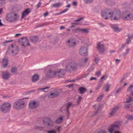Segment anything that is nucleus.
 Segmentation results:
<instances>
[{"mask_svg": "<svg viewBox=\"0 0 133 133\" xmlns=\"http://www.w3.org/2000/svg\"><path fill=\"white\" fill-rule=\"evenodd\" d=\"M98 24L101 26L103 27L104 26V25L102 23H99Z\"/></svg>", "mask_w": 133, "mask_h": 133, "instance_id": "obj_64", "label": "nucleus"}, {"mask_svg": "<svg viewBox=\"0 0 133 133\" xmlns=\"http://www.w3.org/2000/svg\"><path fill=\"white\" fill-rule=\"evenodd\" d=\"M59 95V93L58 92H56L54 93H51L48 96L49 98H52L57 97Z\"/></svg>", "mask_w": 133, "mask_h": 133, "instance_id": "obj_21", "label": "nucleus"}, {"mask_svg": "<svg viewBox=\"0 0 133 133\" xmlns=\"http://www.w3.org/2000/svg\"><path fill=\"white\" fill-rule=\"evenodd\" d=\"M127 117L129 120H133V115H129Z\"/></svg>", "mask_w": 133, "mask_h": 133, "instance_id": "obj_42", "label": "nucleus"}, {"mask_svg": "<svg viewBox=\"0 0 133 133\" xmlns=\"http://www.w3.org/2000/svg\"><path fill=\"white\" fill-rule=\"evenodd\" d=\"M116 62L117 64H118L120 61V60L119 59H116Z\"/></svg>", "mask_w": 133, "mask_h": 133, "instance_id": "obj_60", "label": "nucleus"}, {"mask_svg": "<svg viewBox=\"0 0 133 133\" xmlns=\"http://www.w3.org/2000/svg\"><path fill=\"white\" fill-rule=\"evenodd\" d=\"M83 31V29H81L79 28L74 29L72 30V32L74 33L79 32H82Z\"/></svg>", "mask_w": 133, "mask_h": 133, "instance_id": "obj_27", "label": "nucleus"}, {"mask_svg": "<svg viewBox=\"0 0 133 133\" xmlns=\"http://www.w3.org/2000/svg\"><path fill=\"white\" fill-rule=\"evenodd\" d=\"M133 101L132 98L131 97H129V98L127 99L126 101L125 102V103H129L131 101Z\"/></svg>", "mask_w": 133, "mask_h": 133, "instance_id": "obj_35", "label": "nucleus"}, {"mask_svg": "<svg viewBox=\"0 0 133 133\" xmlns=\"http://www.w3.org/2000/svg\"><path fill=\"white\" fill-rule=\"evenodd\" d=\"M10 74L8 71H3L2 72V77L5 79H7L9 78Z\"/></svg>", "mask_w": 133, "mask_h": 133, "instance_id": "obj_17", "label": "nucleus"}, {"mask_svg": "<svg viewBox=\"0 0 133 133\" xmlns=\"http://www.w3.org/2000/svg\"><path fill=\"white\" fill-rule=\"evenodd\" d=\"M84 56H86L87 55L88 49L87 47L88 46V44L87 43L84 42Z\"/></svg>", "mask_w": 133, "mask_h": 133, "instance_id": "obj_19", "label": "nucleus"}, {"mask_svg": "<svg viewBox=\"0 0 133 133\" xmlns=\"http://www.w3.org/2000/svg\"><path fill=\"white\" fill-rule=\"evenodd\" d=\"M111 19L112 20L117 21L119 20L121 17V15L120 11L116 10L111 13Z\"/></svg>", "mask_w": 133, "mask_h": 133, "instance_id": "obj_4", "label": "nucleus"}, {"mask_svg": "<svg viewBox=\"0 0 133 133\" xmlns=\"http://www.w3.org/2000/svg\"><path fill=\"white\" fill-rule=\"evenodd\" d=\"M62 5V4L60 2H58L53 4L52 5V6L53 7L58 8L60 7Z\"/></svg>", "mask_w": 133, "mask_h": 133, "instance_id": "obj_28", "label": "nucleus"}, {"mask_svg": "<svg viewBox=\"0 0 133 133\" xmlns=\"http://www.w3.org/2000/svg\"><path fill=\"white\" fill-rule=\"evenodd\" d=\"M50 88V87H46L43 88H39L38 89L39 90H42L44 92V90H45V89H49Z\"/></svg>", "mask_w": 133, "mask_h": 133, "instance_id": "obj_41", "label": "nucleus"}, {"mask_svg": "<svg viewBox=\"0 0 133 133\" xmlns=\"http://www.w3.org/2000/svg\"><path fill=\"white\" fill-rule=\"evenodd\" d=\"M123 87H121L119 88L116 91V93H119L123 89Z\"/></svg>", "mask_w": 133, "mask_h": 133, "instance_id": "obj_46", "label": "nucleus"}, {"mask_svg": "<svg viewBox=\"0 0 133 133\" xmlns=\"http://www.w3.org/2000/svg\"><path fill=\"white\" fill-rule=\"evenodd\" d=\"M48 133H56V132L55 130H52L47 131Z\"/></svg>", "mask_w": 133, "mask_h": 133, "instance_id": "obj_45", "label": "nucleus"}, {"mask_svg": "<svg viewBox=\"0 0 133 133\" xmlns=\"http://www.w3.org/2000/svg\"><path fill=\"white\" fill-rule=\"evenodd\" d=\"M68 45L70 47H73L76 45V42L72 39H70L67 41Z\"/></svg>", "mask_w": 133, "mask_h": 133, "instance_id": "obj_16", "label": "nucleus"}, {"mask_svg": "<svg viewBox=\"0 0 133 133\" xmlns=\"http://www.w3.org/2000/svg\"><path fill=\"white\" fill-rule=\"evenodd\" d=\"M39 76L37 74H35L32 77V81L33 82H36L37 81L39 78Z\"/></svg>", "mask_w": 133, "mask_h": 133, "instance_id": "obj_25", "label": "nucleus"}, {"mask_svg": "<svg viewBox=\"0 0 133 133\" xmlns=\"http://www.w3.org/2000/svg\"><path fill=\"white\" fill-rule=\"evenodd\" d=\"M43 123H47V126L49 127H51L54 126V122L50 119L46 117L43 120Z\"/></svg>", "mask_w": 133, "mask_h": 133, "instance_id": "obj_11", "label": "nucleus"}, {"mask_svg": "<svg viewBox=\"0 0 133 133\" xmlns=\"http://www.w3.org/2000/svg\"><path fill=\"white\" fill-rule=\"evenodd\" d=\"M98 133H107V132L105 130H102L99 132Z\"/></svg>", "mask_w": 133, "mask_h": 133, "instance_id": "obj_56", "label": "nucleus"}, {"mask_svg": "<svg viewBox=\"0 0 133 133\" xmlns=\"http://www.w3.org/2000/svg\"><path fill=\"white\" fill-rule=\"evenodd\" d=\"M31 11L29 9H27L25 10H24L22 13V18H23L28 15L30 12Z\"/></svg>", "mask_w": 133, "mask_h": 133, "instance_id": "obj_18", "label": "nucleus"}, {"mask_svg": "<svg viewBox=\"0 0 133 133\" xmlns=\"http://www.w3.org/2000/svg\"><path fill=\"white\" fill-rule=\"evenodd\" d=\"M76 63L74 62L69 63L66 66V70L67 71H69L71 70H74L76 68Z\"/></svg>", "mask_w": 133, "mask_h": 133, "instance_id": "obj_10", "label": "nucleus"}, {"mask_svg": "<svg viewBox=\"0 0 133 133\" xmlns=\"http://www.w3.org/2000/svg\"><path fill=\"white\" fill-rule=\"evenodd\" d=\"M24 102L23 99H21L14 103L13 107L15 109L18 110L23 109L24 107Z\"/></svg>", "mask_w": 133, "mask_h": 133, "instance_id": "obj_3", "label": "nucleus"}, {"mask_svg": "<svg viewBox=\"0 0 133 133\" xmlns=\"http://www.w3.org/2000/svg\"><path fill=\"white\" fill-rule=\"evenodd\" d=\"M78 90L80 93L83 94V87L79 88Z\"/></svg>", "mask_w": 133, "mask_h": 133, "instance_id": "obj_44", "label": "nucleus"}, {"mask_svg": "<svg viewBox=\"0 0 133 133\" xmlns=\"http://www.w3.org/2000/svg\"><path fill=\"white\" fill-rule=\"evenodd\" d=\"M8 60L7 58H4L3 60L2 64L4 67H5L8 65Z\"/></svg>", "mask_w": 133, "mask_h": 133, "instance_id": "obj_26", "label": "nucleus"}, {"mask_svg": "<svg viewBox=\"0 0 133 133\" xmlns=\"http://www.w3.org/2000/svg\"><path fill=\"white\" fill-rule=\"evenodd\" d=\"M94 59L95 62L97 64L99 60V58L98 57L95 56L94 57Z\"/></svg>", "mask_w": 133, "mask_h": 133, "instance_id": "obj_40", "label": "nucleus"}, {"mask_svg": "<svg viewBox=\"0 0 133 133\" xmlns=\"http://www.w3.org/2000/svg\"><path fill=\"white\" fill-rule=\"evenodd\" d=\"M97 49L101 53H102L105 51L104 45L101 44L100 42H99L97 44Z\"/></svg>", "mask_w": 133, "mask_h": 133, "instance_id": "obj_14", "label": "nucleus"}, {"mask_svg": "<svg viewBox=\"0 0 133 133\" xmlns=\"http://www.w3.org/2000/svg\"><path fill=\"white\" fill-rule=\"evenodd\" d=\"M11 108V104L8 102L4 103L0 108V111L2 112L6 113L9 112Z\"/></svg>", "mask_w": 133, "mask_h": 133, "instance_id": "obj_2", "label": "nucleus"}, {"mask_svg": "<svg viewBox=\"0 0 133 133\" xmlns=\"http://www.w3.org/2000/svg\"><path fill=\"white\" fill-rule=\"evenodd\" d=\"M17 68L15 67H12L11 69V72L14 73H16L17 72Z\"/></svg>", "mask_w": 133, "mask_h": 133, "instance_id": "obj_37", "label": "nucleus"}, {"mask_svg": "<svg viewBox=\"0 0 133 133\" xmlns=\"http://www.w3.org/2000/svg\"><path fill=\"white\" fill-rule=\"evenodd\" d=\"M106 78H105V76H103L101 78L100 81H102L103 79V80H104Z\"/></svg>", "mask_w": 133, "mask_h": 133, "instance_id": "obj_52", "label": "nucleus"}, {"mask_svg": "<svg viewBox=\"0 0 133 133\" xmlns=\"http://www.w3.org/2000/svg\"><path fill=\"white\" fill-rule=\"evenodd\" d=\"M133 90V84L131 85L127 90V92L132 93Z\"/></svg>", "mask_w": 133, "mask_h": 133, "instance_id": "obj_30", "label": "nucleus"}, {"mask_svg": "<svg viewBox=\"0 0 133 133\" xmlns=\"http://www.w3.org/2000/svg\"><path fill=\"white\" fill-rule=\"evenodd\" d=\"M110 85L108 83H106L104 86L103 89V90H105L106 92H108L109 90V88L110 87Z\"/></svg>", "mask_w": 133, "mask_h": 133, "instance_id": "obj_22", "label": "nucleus"}, {"mask_svg": "<svg viewBox=\"0 0 133 133\" xmlns=\"http://www.w3.org/2000/svg\"><path fill=\"white\" fill-rule=\"evenodd\" d=\"M94 69V68H92L91 69H89L88 70V71L90 72L91 71H93Z\"/></svg>", "mask_w": 133, "mask_h": 133, "instance_id": "obj_63", "label": "nucleus"}, {"mask_svg": "<svg viewBox=\"0 0 133 133\" xmlns=\"http://www.w3.org/2000/svg\"><path fill=\"white\" fill-rule=\"evenodd\" d=\"M90 63V61L89 58L85 57L84 58V67H87L89 65Z\"/></svg>", "mask_w": 133, "mask_h": 133, "instance_id": "obj_20", "label": "nucleus"}, {"mask_svg": "<svg viewBox=\"0 0 133 133\" xmlns=\"http://www.w3.org/2000/svg\"><path fill=\"white\" fill-rule=\"evenodd\" d=\"M46 77L48 78H51L56 76V71H49L46 74Z\"/></svg>", "mask_w": 133, "mask_h": 133, "instance_id": "obj_13", "label": "nucleus"}, {"mask_svg": "<svg viewBox=\"0 0 133 133\" xmlns=\"http://www.w3.org/2000/svg\"><path fill=\"white\" fill-rule=\"evenodd\" d=\"M93 0H86V3L89 4Z\"/></svg>", "mask_w": 133, "mask_h": 133, "instance_id": "obj_49", "label": "nucleus"}, {"mask_svg": "<svg viewBox=\"0 0 133 133\" xmlns=\"http://www.w3.org/2000/svg\"><path fill=\"white\" fill-rule=\"evenodd\" d=\"M9 50L11 51V52L12 54H14V55L17 54L18 51V49L17 46L13 45H12L9 46Z\"/></svg>", "mask_w": 133, "mask_h": 133, "instance_id": "obj_12", "label": "nucleus"}, {"mask_svg": "<svg viewBox=\"0 0 133 133\" xmlns=\"http://www.w3.org/2000/svg\"><path fill=\"white\" fill-rule=\"evenodd\" d=\"M61 128V127L60 126H58L56 130H57L59 132L60 131Z\"/></svg>", "mask_w": 133, "mask_h": 133, "instance_id": "obj_55", "label": "nucleus"}, {"mask_svg": "<svg viewBox=\"0 0 133 133\" xmlns=\"http://www.w3.org/2000/svg\"><path fill=\"white\" fill-rule=\"evenodd\" d=\"M132 105L131 104H126L125 105V108L127 109H130V110L131 108Z\"/></svg>", "mask_w": 133, "mask_h": 133, "instance_id": "obj_39", "label": "nucleus"}, {"mask_svg": "<svg viewBox=\"0 0 133 133\" xmlns=\"http://www.w3.org/2000/svg\"><path fill=\"white\" fill-rule=\"evenodd\" d=\"M82 99V98L80 96H79L78 97V98L77 99V102L78 104L79 103V102H80L81 101V99Z\"/></svg>", "mask_w": 133, "mask_h": 133, "instance_id": "obj_47", "label": "nucleus"}, {"mask_svg": "<svg viewBox=\"0 0 133 133\" xmlns=\"http://www.w3.org/2000/svg\"><path fill=\"white\" fill-rule=\"evenodd\" d=\"M102 85V84L99 83V84L96 88V89H99V88L101 87Z\"/></svg>", "mask_w": 133, "mask_h": 133, "instance_id": "obj_51", "label": "nucleus"}, {"mask_svg": "<svg viewBox=\"0 0 133 133\" xmlns=\"http://www.w3.org/2000/svg\"><path fill=\"white\" fill-rule=\"evenodd\" d=\"M79 54L81 55L82 56L83 54V47H81L79 51Z\"/></svg>", "mask_w": 133, "mask_h": 133, "instance_id": "obj_38", "label": "nucleus"}, {"mask_svg": "<svg viewBox=\"0 0 133 133\" xmlns=\"http://www.w3.org/2000/svg\"><path fill=\"white\" fill-rule=\"evenodd\" d=\"M111 27L115 32H119L120 31L117 25H112Z\"/></svg>", "mask_w": 133, "mask_h": 133, "instance_id": "obj_24", "label": "nucleus"}, {"mask_svg": "<svg viewBox=\"0 0 133 133\" xmlns=\"http://www.w3.org/2000/svg\"><path fill=\"white\" fill-rule=\"evenodd\" d=\"M41 4V1L39 2V3H38V4L37 5V8H38L39 7H40Z\"/></svg>", "mask_w": 133, "mask_h": 133, "instance_id": "obj_53", "label": "nucleus"}, {"mask_svg": "<svg viewBox=\"0 0 133 133\" xmlns=\"http://www.w3.org/2000/svg\"><path fill=\"white\" fill-rule=\"evenodd\" d=\"M89 32V30L88 29H84V33H88Z\"/></svg>", "mask_w": 133, "mask_h": 133, "instance_id": "obj_48", "label": "nucleus"}, {"mask_svg": "<svg viewBox=\"0 0 133 133\" xmlns=\"http://www.w3.org/2000/svg\"><path fill=\"white\" fill-rule=\"evenodd\" d=\"M95 79L96 80H97V79L96 77H91L90 79V80L91 81L92 80H93Z\"/></svg>", "mask_w": 133, "mask_h": 133, "instance_id": "obj_58", "label": "nucleus"}, {"mask_svg": "<svg viewBox=\"0 0 133 133\" xmlns=\"http://www.w3.org/2000/svg\"><path fill=\"white\" fill-rule=\"evenodd\" d=\"M130 50V49L129 48H127L126 49V52L127 54H128L129 53Z\"/></svg>", "mask_w": 133, "mask_h": 133, "instance_id": "obj_54", "label": "nucleus"}, {"mask_svg": "<svg viewBox=\"0 0 133 133\" xmlns=\"http://www.w3.org/2000/svg\"><path fill=\"white\" fill-rule=\"evenodd\" d=\"M38 38L36 36H33L30 37V40L33 42H35L37 41Z\"/></svg>", "mask_w": 133, "mask_h": 133, "instance_id": "obj_31", "label": "nucleus"}, {"mask_svg": "<svg viewBox=\"0 0 133 133\" xmlns=\"http://www.w3.org/2000/svg\"><path fill=\"white\" fill-rule=\"evenodd\" d=\"M83 59H79V64H82L83 63Z\"/></svg>", "mask_w": 133, "mask_h": 133, "instance_id": "obj_59", "label": "nucleus"}, {"mask_svg": "<svg viewBox=\"0 0 133 133\" xmlns=\"http://www.w3.org/2000/svg\"><path fill=\"white\" fill-rule=\"evenodd\" d=\"M117 108H118L117 107H116L112 109L110 113V116L112 115L117 111Z\"/></svg>", "mask_w": 133, "mask_h": 133, "instance_id": "obj_32", "label": "nucleus"}, {"mask_svg": "<svg viewBox=\"0 0 133 133\" xmlns=\"http://www.w3.org/2000/svg\"><path fill=\"white\" fill-rule=\"evenodd\" d=\"M83 18H80L79 19L76 20L74 21V22L71 23V24L75 25H78L79 23V21L83 19Z\"/></svg>", "mask_w": 133, "mask_h": 133, "instance_id": "obj_23", "label": "nucleus"}, {"mask_svg": "<svg viewBox=\"0 0 133 133\" xmlns=\"http://www.w3.org/2000/svg\"><path fill=\"white\" fill-rule=\"evenodd\" d=\"M73 105L71 102H69L67 103V105L66 107V111L68 113H69V109Z\"/></svg>", "mask_w": 133, "mask_h": 133, "instance_id": "obj_29", "label": "nucleus"}, {"mask_svg": "<svg viewBox=\"0 0 133 133\" xmlns=\"http://www.w3.org/2000/svg\"><path fill=\"white\" fill-rule=\"evenodd\" d=\"M121 123L122 121H119L112 124L108 129V131L110 133H121L119 131H117L119 129Z\"/></svg>", "mask_w": 133, "mask_h": 133, "instance_id": "obj_1", "label": "nucleus"}, {"mask_svg": "<svg viewBox=\"0 0 133 133\" xmlns=\"http://www.w3.org/2000/svg\"><path fill=\"white\" fill-rule=\"evenodd\" d=\"M111 11L109 9H105L103 10L102 12V16L104 19H107L109 18H111Z\"/></svg>", "mask_w": 133, "mask_h": 133, "instance_id": "obj_7", "label": "nucleus"}, {"mask_svg": "<svg viewBox=\"0 0 133 133\" xmlns=\"http://www.w3.org/2000/svg\"><path fill=\"white\" fill-rule=\"evenodd\" d=\"M6 19L9 22H13L18 19V18L16 14L12 13L8 14Z\"/></svg>", "mask_w": 133, "mask_h": 133, "instance_id": "obj_5", "label": "nucleus"}, {"mask_svg": "<svg viewBox=\"0 0 133 133\" xmlns=\"http://www.w3.org/2000/svg\"><path fill=\"white\" fill-rule=\"evenodd\" d=\"M133 38V36H129L128 37V38L126 40V42L127 44H129L131 42V39Z\"/></svg>", "mask_w": 133, "mask_h": 133, "instance_id": "obj_34", "label": "nucleus"}, {"mask_svg": "<svg viewBox=\"0 0 133 133\" xmlns=\"http://www.w3.org/2000/svg\"><path fill=\"white\" fill-rule=\"evenodd\" d=\"M100 107H101V106H99L97 110L95 112V113L94 114V115H96L97 114V113L98 112V111L99 110V109L100 108Z\"/></svg>", "mask_w": 133, "mask_h": 133, "instance_id": "obj_57", "label": "nucleus"}, {"mask_svg": "<svg viewBox=\"0 0 133 133\" xmlns=\"http://www.w3.org/2000/svg\"><path fill=\"white\" fill-rule=\"evenodd\" d=\"M103 96L104 95L103 94L100 96L99 97H98L97 99V101L98 102H99L102 99Z\"/></svg>", "mask_w": 133, "mask_h": 133, "instance_id": "obj_36", "label": "nucleus"}, {"mask_svg": "<svg viewBox=\"0 0 133 133\" xmlns=\"http://www.w3.org/2000/svg\"><path fill=\"white\" fill-rule=\"evenodd\" d=\"M62 116H61L59 118H58L56 120V122L57 123H59L62 122Z\"/></svg>", "mask_w": 133, "mask_h": 133, "instance_id": "obj_33", "label": "nucleus"}, {"mask_svg": "<svg viewBox=\"0 0 133 133\" xmlns=\"http://www.w3.org/2000/svg\"><path fill=\"white\" fill-rule=\"evenodd\" d=\"M38 102L36 101H31L29 103V107L31 109H35L39 106Z\"/></svg>", "mask_w": 133, "mask_h": 133, "instance_id": "obj_9", "label": "nucleus"}, {"mask_svg": "<svg viewBox=\"0 0 133 133\" xmlns=\"http://www.w3.org/2000/svg\"><path fill=\"white\" fill-rule=\"evenodd\" d=\"M73 5L75 6L77 5V3L76 2H73Z\"/></svg>", "mask_w": 133, "mask_h": 133, "instance_id": "obj_62", "label": "nucleus"}, {"mask_svg": "<svg viewBox=\"0 0 133 133\" xmlns=\"http://www.w3.org/2000/svg\"><path fill=\"white\" fill-rule=\"evenodd\" d=\"M95 74L97 77H99L101 75V72L100 71H98L95 73Z\"/></svg>", "mask_w": 133, "mask_h": 133, "instance_id": "obj_43", "label": "nucleus"}, {"mask_svg": "<svg viewBox=\"0 0 133 133\" xmlns=\"http://www.w3.org/2000/svg\"><path fill=\"white\" fill-rule=\"evenodd\" d=\"M34 128L35 129L41 130L40 127L38 126L35 127Z\"/></svg>", "mask_w": 133, "mask_h": 133, "instance_id": "obj_61", "label": "nucleus"}, {"mask_svg": "<svg viewBox=\"0 0 133 133\" xmlns=\"http://www.w3.org/2000/svg\"><path fill=\"white\" fill-rule=\"evenodd\" d=\"M56 77H61L63 76V75H64L65 72V71L62 69H60L58 71H56Z\"/></svg>", "mask_w": 133, "mask_h": 133, "instance_id": "obj_15", "label": "nucleus"}, {"mask_svg": "<svg viewBox=\"0 0 133 133\" xmlns=\"http://www.w3.org/2000/svg\"><path fill=\"white\" fill-rule=\"evenodd\" d=\"M122 18L125 21H131L133 20V15L128 12H124L123 13Z\"/></svg>", "mask_w": 133, "mask_h": 133, "instance_id": "obj_6", "label": "nucleus"}, {"mask_svg": "<svg viewBox=\"0 0 133 133\" xmlns=\"http://www.w3.org/2000/svg\"><path fill=\"white\" fill-rule=\"evenodd\" d=\"M19 44L24 46L30 45V44L28 39L26 38H21L18 41Z\"/></svg>", "mask_w": 133, "mask_h": 133, "instance_id": "obj_8", "label": "nucleus"}, {"mask_svg": "<svg viewBox=\"0 0 133 133\" xmlns=\"http://www.w3.org/2000/svg\"><path fill=\"white\" fill-rule=\"evenodd\" d=\"M68 9H64L63 11H62L61 12V13L63 14L65 13V12H66L67 11H68Z\"/></svg>", "mask_w": 133, "mask_h": 133, "instance_id": "obj_50", "label": "nucleus"}]
</instances>
